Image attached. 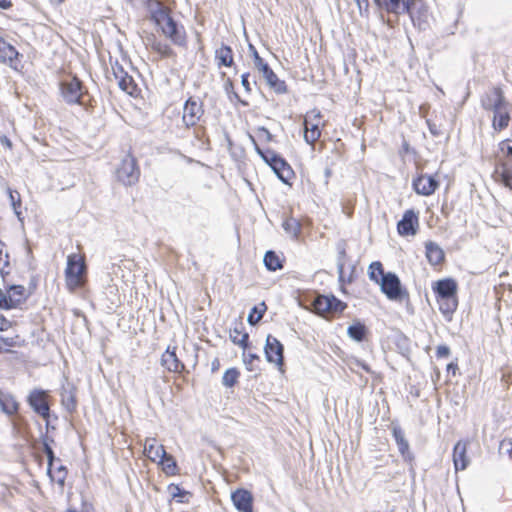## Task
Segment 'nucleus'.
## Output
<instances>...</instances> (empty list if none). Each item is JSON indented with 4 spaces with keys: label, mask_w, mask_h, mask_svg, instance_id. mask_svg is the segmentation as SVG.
<instances>
[{
    "label": "nucleus",
    "mask_w": 512,
    "mask_h": 512,
    "mask_svg": "<svg viewBox=\"0 0 512 512\" xmlns=\"http://www.w3.org/2000/svg\"><path fill=\"white\" fill-rule=\"evenodd\" d=\"M11 272L10 254L7 245L0 240V274L9 275Z\"/></svg>",
    "instance_id": "obj_38"
},
{
    "label": "nucleus",
    "mask_w": 512,
    "mask_h": 512,
    "mask_svg": "<svg viewBox=\"0 0 512 512\" xmlns=\"http://www.w3.org/2000/svg\"><path fill=\"white\" fill-rule=\"evenodd\" d=\"M141 170L135 155L128 151L118 165L115 176L118 182L125 186H132L138 183Z\"/></svg>",
    "instance_id": "obj_8"
},
{
    "label": "nucleus",
    "mask_w": 512,
    "mask_h": 512,
    "mask_svg": "<svg viewBox=\"0 0 512 512\" xmlns=\"http://www.w3.org/2000/svg\"><path fill=\"white\" fill-rule=\"evenodd\" d=\"M233 94H234V97H235L236 101L238 103H240L242 106H248L249 105V102L246 101V100L241 99L237 93L234 92Z\"/></svg>",
    "instance_id": "obj_61"
},
{
    "label": "nucleus",
    "mask_w": 512,
    "mask_h": 512,
    "mask_svg": "<svg viewBox=\"0 0 512 512\" xmlns=\"http://www.w3.org/2000/svg\"><path fill=\"white\" fill-rule=\"evenodd\" d=\"M24 344L25 340L19 334H14L12 336L0 335V355L11 353L15 349L24 346Z\"/></svg>",
    "instance_id": "obj_29"
},
{
    "label": "nucleus",
    "mask_w": 512,
    "mask_h": 512,
    "mask_svg": "<svg viewBox=\"0 0 512 512\" xmlns=\"http://www.w3.org/2000/svg\"><path fill=\"white\" fill-rule=\"evenodd\" d=\"M264 352L267 361L275 364L277 369L283 373L285 371L283 344L276 337L268 335L264 346Z\"/></svg>",
    "instance_id": "obj_12"
},
{
    "label": "nucleus",
    "mask_w": 512,
    "mask_h": 512,
    "mask_svg": "<svg viewBox=\"0 0 512 512\" xmlns=\"http://www.w3.org/2000/svg\"><path fill=\"white\" fill-rule=\"evenodd\" d=\"M414 191L421 196H431L439 188V181L432 175L419 174L412 181Z\"/></svg>",
    "instance_id": "obj_17"
},
{
    "label": "nucleus",
    "mask_w": 512,
    "mask_h": 512,
    "mask_svg": "<svg viewBox=\"0 0 512 512\" xmlns=\"http://www.w3.org/2000/svg\"><path fill=\"white\" fill-rule=\"evenodd\" d=\"M256 151L282 182L291 185V181L295 178V173L284 158L271 149H261L257 145Z\"/></svg>",
    "instance_id": "obj_5"
},
{
    "label": "nucleus",
    "mask_w": 512,
    "mask_h": 512,
    "mask_svg": "<svg viewBox=\"0 0 512 512\" xmlns=\"http://www.w3.org/2000/svg\"><path fill=\"white\" fill-rule=\"evenodd\" d=\"M52 397L49 391L35 388L27 396V403L31 409L40 416L46 424L50 421Z\"/></svg>",
    "instance_id": "obj_9"
},
{
    "label": "nucleus",
    "mask_w": 512,
    "mask_h": 512,
    "mask_svg": "<svg viewBox=\"0 0 512 512\" xmlns=\"http://www.w3.org/2000/svg\"><path fill=\"white\" fill-rule=\"evenodd\" d=\"M249 76H250L249 73H244L241 76V84H242V86L244 87L245 91L248 94H250L252 92V87H251V84L249 82Z\"/></svg>",
    "instance_id": "obj_52"
},
{
    "label": "nucleus",
    "mask_w": 512,
    "mask_h": 512,
    "mask_svg": "<svg viewBox=\"0 0 512 512\" xmlns=\"http://www.w3.org/2000/svg\"><path fill=\"white\" fill-rule=\"evenodd\" d=\"M225 89L226 91H232L234 89L233 81L230 78H227L225 81Z\"/></svg>",
    "instance_id": "obj_60"
},
{
    "label": "nucleus",
    "mask_w": 512,
    "mask_h": 512,
    "mask_svg": "<svg viewBox=\"0 0 512 512\" xmlns=\"http://www.w3.org/2000/svg\"><path fill=\"white\" fill-rule=\"evenodd\" d=\"M392 434L396 441V444L398 446V450H399L400 454L404 458L409 457L410 456L409 443L405 439L404 432L402 431V429L399 427H394L392 430Z\"/></svg>",
    "instance_id": "obj_37"
},
{
    "label": "nucleus",
    "mask_w": 512,
    "mask_h": 512,
    "mask_svg": "<svg viewBox=\"0 0 512 512\" xmlns=\"http://www.w3.org/2000/svg\"><path fill=\"white\" fill-rule=\"evenodd\" d=\"M410 0H375L380 9L390 14H405V9Z\"/></svg>",
    "instance_id": "obj_28"
},
{
    "label": "nucleus",
    "mask_w": 512,
    "mask_h": 512,
    "mask_svg": "<svg viewBox=\"0 0 512 512\" xmlns=\"http://www.w3.org/2000/svg\"><path fill=\"white\" fill-rule=\"evenodd\" d=\"M167 490L171 496V501L177 503L187 504L192 497V493L181 488L179 484L171 483L167 486Z\"/></svg>",
    "instance_id": "obj_33"
},
{
    "label": "nucleus",
    "mask_w": 512,
    "mask_h": 512,
    "mask_svg": "<svg viewBox=\"0 0 512 512\" xmlns=\"http://www.w3.org/2000/svg\"><path fill=\"white\" fill-rule=\"evenodd\" d=\"M0 408L8 416H14L18 414L20 404L11 392L0 389Z\"/></svg>",
    "instance_id": "obj_26"
},
{
    "label": "nucleus",
    "mask_w": 512,
    "mask_h": 512,
    "mask_svg": "<svg viewBox=\"0 0 512 512\" xmlns=\"http://www.w3.org/2000/svg\"><path fill=\"white\" fill-rule=\"evenodd\" d=\"M396 228L401 237L415 236L420 228L419 212L414 209L405 210Z\"/></svg>",
    "instance_id": "obj_14"
},
{
    "label": "nucleus",
    "mask_w": 512,
    "mask_h": 512,
    "mask_svg": "<svg viewBox=\"0 0 512 512\" xmlns=\"http://www.w3.org/2000/svg\"><path fill=\"white\" fill-rule=\"evenodd\" d=\"M501 382L507 389L509 388V386L512 384V369L508 368L502 371Z\"/></svg>",
    "instance_id": "obj_48"
},
{
    "label": "nucleus",
    "mask_w": 512,
    "mask_h": 512,
    "mask_svg": "<svg viewBox=\"0 0 512 512\" xmlns=\"http://www.w3.org/2000/svg\"><path fill=\"white\" fill-rule=\"evenodd\" d=\"M304 127V140L309 144L312 149L321 138L322 131L326 127V121L321 111L314 108L306 112L303 121Z\"/></svg>",
    "instance_id": "obj_7"
},
{
    "label": "nucleus",
    "mask_w": 512,
    "mask_h": 512,
    "mask_svg": "<svg viewBox=\"0 0 512 512\" xmlns=\"http://www.w3.org/2000/svg\"><path fill=\"white\" fill-rule=\"evenodd\" d=\"M383 265L380 261L372 262L368 267L369 279L377 284L381 281V278L385 276Z\"/></svg>",
    "instance_id": "obj_42"
},
{
    "label": "nucleus",
    "mask_w": 512,
    "mask_h": 512,
    "mask_svg": "<svg viewBox=\"0 0 512 512\" xmlns=\"http://www.w3.org/2000/svg\"><path fill=\"white\" fill-rule=\"evenodd\" d=\"M112 75L117 82L119 88L130 96H137L140 92L138 85L133 77L124 70L123 66L118 62L111 65Z\"/></svg>",
    "instance_id": "obj_13"
},
{
    "label": "nucleus",
    "mask_w": 512,
    "mask_h": 512,
    "mask_svg": "<svg viewBox=\"0 0 512 512\" xmlns=\"http://www.w3.org/2000/svg\"><path fill=\"white\" fill-rule=\"evenodd\" d=\"M450 355V348L446 345H439L436 348V357L437 358H444L448 357Z\"/></svg>",
    "instance_id": "obj_50"
},
{
    "label": "nucleus",
    "mask_w": 512,
    "mask_h": 512,
    "mask_svg": "<svg viewBox=\"0 0 512 512\" xmlns=\"http://www.w3.org/2000/svg\"><path fill=\"white\" fill-rule=\"evenodd\" d=\"M4 39L0 37V45L3 43Z\"/></svg>",
    "instance_id": "obj_64"
},
{
    "label": "nucleus",
    "mask_w": 512,
    "mask_h": 512,
    "mask_svg": "<svg viewBox=\"0 0 512 512\" xmlns=\"http://www.w3.org/2000/svg\"><path fill=\"white\" fill-rule=\"evenodd\" d=\"M61 404L70 412H73L76 410L77 397H76V389L74 387H70L68 389L64 388L62 390Z\"/></svg>",
    "instance_id": "obj_35"
},
{
    "label": "nucleus",
    "mask_w": 512,
    "mask_h": 512,
    "mask_svg": "<svg viewBox=\"0 0 512 512\" xmlns=\"http://www.w3.org/2000/svg\"><path fill=\"white\" fill-rule=\"evenodd\" d=\"M44 452L48 458V467L54 466V461H55L54 452H53L52 448L50 447V445L47 443H44Z\"/></svg>",
    "instance_id": "obj_49"
},
{
    "label": "nucleus",
    "mask_w": 512,
    "mask_h": 512,
    "mask_svg": "<svg viewBox=\"0 0 512 512\" xmlns=\"http://www.w3.org/2000/svg\"><path fill=\"white\" fill-rule=\"evenodd\" d=\"M240 375L238 368H229L223 374L222 384L227 388H232L238 383Z\"/></svg>",
    "instance_id": "obj_41"
},
{
    "label": "nucleus",
    "mask_w": 512,
    "mask_h": 512,
    "mask_svg": "<svg viewBox=\"0 0 512 512\" xmlns=\"http://www.w3.org/2000/svg\"><path fill=\"white\" fill-rule=\"evenodd\" d=\"M66 512H79V511H77L76 509L69 508V509L66 510Z\"/></svg>",
    "instance_id": "obj_63"
},
{
    "label": "nucleus",
    "mask_w": 512,
    "mask_h": 512,
    "mask_svg": "<svg viewBox=\"0 0 512 512\" xmlns=\"http://www.w3.org/2000/svg\"><path fill=\"white\" fill-rule=\"evenodd\" d=\"M367 333L368 331L366 326L359 321L350 325L347 329V334L349 337L358 342L364 341L366 339Z\"/></svg>",
    "instance_id": "obj_39"
},
{
    "label": "nucleus",
    "mask_w": 512,
    "mask_h": 512,
    "mask_svg": "<svg viewBox=\"0 0 512 512\" xmlns=\"http://www.w3.org/2000/svg\"><path fill=\"white\" fill-rule=\"evenodd\" d=\"M381 292L392 301L409 300V292L402 286L399 277L393 272H387L378 284Z\"/></svg>",
    "instance_id": "obj_10"
},
{
    "label": "nucleus",
    "mask_w": 512,
    "mask_h": 512,
    "mask_svg": "<svg viewBox=\"0 0 512 512\" xmlns=\"http://www.w3.org/2000/svg\"><path fill=\"white\" fill-rule=\"evenodd\" d=\"M431 288L439 311L450 320L459 305L457 281L453 278L439 279L432 283Z\"/></svg>",
    "instance_id": "obj_3"
},
{
    "label": "nucleus",
    "mask_w": 512,
    "mask_h": 512,
    "mask_svg": "<svg viewBox=\"0 0 512 512\" xmlns=\"http://www.w3.org/2000/svg\"><path fill=\"white\" fill-rule=\"evenodd\" d=\"M18 326V322L14 319L7 318L4 314L0 313V333L13 330Z\"/></svg>",
    "instance_id": "obj_45"
},
{
    "label": "nucleus",
    "mask_w": 512,
    "mask_h": 512,
    "mask_svg": "<svg viewBox=\"0 0 512 512\" xmlns=\"http://www.w3.org/2000/svg\"><path fill=\"white\" fill-rule=\"evenodd\" d=\"M253 62L255 68L262 73V75L266 74L268 71H270L272 68L269 66V64L259 55L257 50L253 49Z\"/></svg>",
    "instance_id": "obj_44"
},
{
    "label": "nucleus",
    "mask_w": 512,
    "mask_h": 512,
    "mask_svg": "<svg viewBox=\"0 0 512 512\" xmlns=\"http://www.w3.org/2000/svg\"><path fill=\"white\" fill-rule=\"evenodd\" d=\"M144 455L153 463H157L165 457V447L156 438H146L144 443Z\"/></svg>",
    "instance_id": "obj_25"
},
{
    "label": "nucleus",
    "mask_w": 512,
    "mask_h": 512,
    "mask_svg": "<svg viewBox=\"0 0 512 512\" xmlns=\"http://www.w3.org/2000/svg\"><path fill=\"white\" fill-rule=\"evenodd\" d=\"M156 464L161 467L162 472L168 477L180 474V469L176 459L173 455L168 454L167 452L165 453V457L161 458Z\"/></svg>",
    "instance_id": "obj_32"
},
{
    "label": "nucleus",
    "mask_w": 512,
    "mask_h": 512,
    "mask_svg": "<svg viewBox=\"0 0 512 512\" xmlns=\"http://www.w3.org/2000/svg\"><path fill=\"white\" fill-rule=\"evenodd\" d=\"M157 9L151 13V20L158 33L169 43L156 39L152 34L146 38V46L162 59L175 58L176 52L172 48L176 46L181 49L188 48L189 37L185 26L175 20L172 11L168 6L159 1H154Z\"/></svg>",
    "instance_id": "obj_1"
},
{
    "label": "nucleus",
    "mask_w": 512,
    "mask_h": 512,
    "mask_svg": "<svg viewBox=\"0 0 512 512\" xmlns=\"http://www.w3.org/2000/svg\"><path fill=\"white\" fill-rule=\"evenodd\" d=\"M501 448L506 451L509 457L512 459V438H505L501 442Z\"/></svg>",
    "instance_id": "obj_51"
},
{
    "label": "nucleus",
    "mask_w": 512,
    "mask_h": 512,
    "mask_svg": "<svg viewBox=\"0 0 512 512\" xmlns=\"http://www.w3.org/2000/svg\"><path fill=\"white\" fill-rule=\"evenodd\" d=\"M10 198H11L14 210H17L18 208L21 207V200H20V195L18 192H10Z\"/></svg>",
    "instance_id": "obj_53"
},
{
    "label": "nucleus",
    "mask_w": 512,
    "mask_h": 512,
    "mask_svg": "<svg viewBox=\"0 0 512 512\" xmlns=\"http://www.w3.org/2000/svg\"><path fill=\"white\" fill-rule=\"evenodd\" d=\"M231 500L239 512H253L254 497L245 488H238L231 494Z\"/></svg>",
    "instance_id": "obj_20"
},
{
    "label": "nucleus",
    "mask_w": 512,
    "mask_h": 512,
    "mask_svg": "<svg viewBox=\"0 0 512 512\" xmlns=\"http://www.w3.org/2000/svg\"><path fill=\"white\" fill-rule=\"evenodd\" d=\"M203 114V103L195 97H189L183 106L182 121L185 127L191 128L196 126Z\"/></svg>",
    "instance_id": "obj_15"
},
{
    "label": "nucleus",
    "mask_w": 512,
    "mask_h": 512,
    "mask_svg": "<svg viewBox=\"0 0 512 512\" xmlns=\"http://www.w3.org/2000/svg\"><path fill=\"white\" fill-rule=\"evenodd\" d=\"M427 124H428L430 132L434 136L440 135L441 132H440V130L437 128V126L434 123H432L430 120H427Z\"/></svg>",
    "instance_id": "obj_57"
},
{
    "label": "nucleus",
    "mask_w": 512,
    "mask_h": 512,
    "mask_svg": "<svg viewBox=\"0 0 512 512\" xmlns=\"http://www.w3.org/2000/svg\"><path fill=\"white\" fill-rule=\"evenodd\" d=\"M0 309L9 310L5 290L0 289Z\"/></svg>",
    "instance_id": "obj_54"
},
{
    "label": "nucleus",
    "mask_w": 512,
    "mask_h": 512,
    "mask_svg": "<svg viewBox=\"0 0 512 512\" xmlns=\"http://www.w3.org/2000/svg\"><path fill=\"white\" fill-rule=\"evenodd\" d=\"M68 471L65 466L59 465L57 467L49 466L48 475L52 482L58 484L61 488L64 487Z\"/></svg>",
    "instance_id": "obj_36"
},
{
    "label": "nucleus",
    "mask_w": 512,
    "mask_h": 512,
    "mask_svg": "<svg viewBox=\"0 0 512 512\" xmlns=\"http://www.w3.org/2000/svg\"><path fill=\"white\" fill-rule=\"evenodd\" d=\"M499 149L504 156L505 161H511L512 159V145L510 139H505L499 143Z\"/></svg>",
    "instance_id": "obj_46"
},
{
    "label": "nucleus",
    "mask_w": 512,
    "mask_h": 512,
    "mask_svg": "<svg viewBox=\"0 0 512 512\" xmlns=\"http://www.w3.org/2000/svg\"><path fill=\"white\" fill-rule=\"evenodd\" d=\"M0 143L3 147H5L9 150H11L13 147L11 140L6 135L0 136Z\"/></svg>",
    "instance_id": "obj_55"
},
{
    "label": "nucleus",
    "mask_w": 512,
    "mask_h": 512,
    "mask_svg": "<svg viewBox=\"0 0 512 512\" xmlns=\"http://www.w3.org/2000/svg\"><path fill=\"white\" fill-rule=\"evenodd\" d=\"M405 13L409 15L414 26L422 29L428 24L429 10L423 0H410Z\"/></svg>",
    "instance_id": "obj_16"
},
{
    "label": "nucleus",
    "mask_w": 512,
    "mask_h": 512,
    "mask_svg": "<svg viewBox=\"0 0 512 512\" xmlns=\"http://www.w3.org/2000/svg\"><path fill=\"white\" fill-rule=\"evenodd\" d=\"M263 77L270 89L273 90L276 94L282 95L288 92V86L286 82L280 79L273 71V69L264 74Z\"/></svg>",
    "instance_id": "obj_31"
},
{
    "label": "nucleus",
    "mask_w": 512,
    "mask_h": 512,
    "mask_svg": "<svg viewBox=\"0 0 512 512\" xmlns=\"http://www.w3.org/2000/svg\"><path fill=\"white\" fill-rule=\"evenodd\" d=\"M12 1L11 0H0V8L1 9H10L12 7Z\"/></svg>",
    "instance_id": "obj_59"
},
{
    "label": "nucleus",
    "mask_w": 512,
    "mask_h": 512,
    "mask_svg": "<svg viewBox=\"0 0 512 512\" xmlns=\"http://www.w3.org/2000/svg\"><path fill=\"white\" fill-rule=\"evenodd\" d=\"M263 261L267 270L275 272L283 268L284 258L275 251L269 250L265 253Z\"/></svg>",
    "instance_id": "obj_34"
},
{
    "label": "nucleus",
    "mask_w": 512,
    "mask_h": 512,
    "mask_svg": "<svg viewBox=\"0 0 512 512\" xmlns=\"http://www.w3.org/2000/svg\"><path fill=\"white\" fill-rule=\"evenodd\" d=\"M458 371V364L457 362H450L447 365V372L451 373L452 376H455Z\"/></svg>",
    "instance_id": "obj_56"
},
{
    "label": "nucleus",
    "mask_w": 512,
    "mask_h": 512,
    "mask_svg": "<svg viewBox=\"0 0 512 512\" xmlns=\"http://www.w3.org/2000/svg\"><path fill=\"white\" fill-rule=\"evenodd\" d=\"M230 339L235 344L246 350L250 346L249 334L245 331L243 323L236 324L230 331Z\"/></svg>",
    "instance_id": "obj_30"
},
{
    "label": "nucleus",
    "mask_w": 512,
    "mask_h": 512,
    "mask_svg": "<svg viewBox=\"0 0 512 512\" xmlns=\"http://www.w3.org/2000/svg\"><path fill=\"white\" fill-rule=\"evenodd\" d=\"M359 366L365 370L366 372L370 373L371 372V369L369 367V365H367L366 363H359Z\"/></svg>",
    "instance_id": "obj_62"
},
{
    "label": "nucleus",
    "mask_w": 512,
    "mask_h": 512,
    "mask_svg": "<svg viewBox=\"0 0 512 512\" xmlns=\"http://www.w3.org/2000/svg\"><path fill=\"white\" fill-rule=\"evenodd\" d=\"M221 367L220 360L218 358H215L211 363V370L213 373L217 372Z\"/></svg>",
    "instance_id": "obj_58"
},
{
    "label": "nucleus",
    "mask_w": 512,
    "mask_h": 512,
    "mask_svg": "<svg viewBox=\"0 0 512 512\" xmlns=\"http://www.w3.org/2000/svg\"><path fill=\"white\" fill-rule=\"evenodd\" d=\"M60 92L68 104H83L84 97L87 94L82 81L76 76L62 81L60 84Z\"/></svg>",
    "instance_id": "obj_11"
},
{
    "label": "nucleus",
    "mask_w": 512,
    "mask_h": 512,
    "mask_svg": "<svg viewBox=\"0 0 512 512\" xmlns=\"http://www.w3.org/2000/svg\"><path fill=\"white\" fill-rule=\"evenodd\" d=\"M493 178L512 191V162L499 159L495 164Z\"/></svg>",
    "instance_id": "obj_23"
},
{
    "label": "nucleus",
    "mask_w": 512,
    "mask_h": 512,
    "mask_svg": "<svg viewBox=\"0 0 512 512\" xmlns=\"http://www.w3.org/2000/svg\"><path fill=\"white\" fill-rule=\"evenodd\" d=\"M214 61L218 69H221L223 67H234L235 60L232 48L229 45L222 43L215 50Z\"/></svg>",
    "instance_id": "obj_24"
},
{
    "label": "nucleus",
    "mask_w": 512,
    "mask_h": 512,
    "mask_svg": "<svg viewBox=\"0 0 512 512\" xmlns=\"http://www.w3.org/2000/svg\"><path fill=\"white\" fill-rule=\"evenodd\" d=\"M483 109L493 112L492 128L496 132L505 130L511 121L509 104L506 101L503 90L495 86L481 99Z\"/></svg>",
    "instance_id": "obj_2"
},
{
    "label": "nucleus",
    "mask_w": 512,
    "mask_h": 512,
    "mask_svg": "<svg viewBox=\"0 0 512 512\" xmlns=\"http://www.w3.org/2000/svg\"><path fill=\"white\" fill-rule=\"evenodd\" d=\"M260 357L254 353H243V362L248 371H254V363L259 362Z\"/></svg>",
    "instance_id": "obj_47"
},
{
    "label": "nucleus",
    "mask_w": 512,
    "mask_h": 512,
    "mask_svg": "<svg viewBox=\"0 0 512 512\" xmlns=\"http://www.w3.org/2000/svg\"><path fill=\"white\" fill-rule=\"evenodd\" d=\"M176 350V346H168L161 356V364L167 371L181 374L185 370V365L177 357Z\"/></svg>",
    "instance_id": "obj_22"
},
{
    "label": "nucleus",
    "mask_w": 512,
    "mask_h": 512,
    "mask_svg": "<svg viewBox=\"0 0 512 512\" xmlns=\"http://www.w3.org/2000/svg\"><path fill=\"white\" fill-rule=\"evenodd\" d=\"M271 139H272V135L269 132V130L265 127L257 128L255 130V137L251 136V140L255 147H256V145L258 147H260L258 142H270Z\"/></svg>",
    "instance_id": "obj_43"
},
{
    "label": "nucleus",
    "mask_w": 512,
    "mask_h": 512,
    "mask_svg": "<svg viewBox=\"0 0 512 512\" xmlns=\"http://www.w3.org/2000/svg\"><path fill=\"white\" fill-rule=\"evenodd\" d=\"M311 305L312 311L326 320L341 315L347 308V304L334 295H318Z\"/></svg>",
    "instance_id": "obj_6"
},
{
    "label": "nucleus",
    "mask_w": 512,
    "mask_h": 512,
    "mask_svg": "<svg viewBox=\"0 0 512 512\" xmlns=\"http://www.w3.org/2000/svg\"><path fill=\"white\" fill-rule=\"evenodd\" d=\"M267 311V306L265 302H261L258 305L254 306L247 318V321L250 325H256L261 321L265 312Z\"/></svg>",
    "instance_id": "obj_40"
},
{
    "label": "nucleus",
    "mask_w": 512,
    "mask_h": 512,
    "mask_svg": "<svg viewBox=\"0 0 512 512\" xmlns=\"http://www.w3.org/2000/svg\"><path fill=\"white\" fill-rule=\"evenodd\" d=\"M425 257L428 263L436 270L440 271L446 261L444 250L435 242L427 241L424 244Z\"/></svg>",
    "instance_id": "obj_21"
},
{
    "label": "nucleus",
    "mask_w": 512,
    "mask_h": 512,
    "mask_svg": "<svg viewBox=\"0 0 512 512\" xmlns=\"http://www.w3.org/2000/svg\"><path fill=\"white\" fill-rule=\"evenodd\" d=\"M0 62L9 65L16 71H20L23 68L21 55L14 46L5 40L0 45Z\"/></svg>",
    "instance_id": "obj_19"
},
{
    "label": "nucleus",
    "mask_w": 512,
    "mask_h": 512,
    "mask_svg": "<svg viewBox=\"0 0 512 512\" xmlns=\"http://www.w3.org/2000/svg\"><path fill=\"white\" fill-rule=\"evenodd\" d=\"M9 310L20 308L28 299L29 292L23 285H10L5 288Z\"/></svg>",
    "instance_id": "obj_18"
},
{
    "label": "nucleus",
    "mask_w": 512,
    "mask_h": 512,
    "mask_svg": "<svg viewBox=\"0 0 512 512\" xmlns=\"http://www.w3.org/2000/svg\"><path fill=\"white\" fill-rule=\"evenodd\" d=\"M453 462L456 471L465 470L469 464L467 456V442L458 441L453 449Z\"/></svg>",
    "instance_id": "obj_27"
},
{
    "label": "nucleus",
    "mask_w": 512,
    "mask_h": 512,
    "mask_svg": "<svg viewBox=\"0 0 512 512\" xmlns=\"http://www.w3.org/2000/svg\"><path fill=\"white\" fill-rule=\"evenodd\" d=\"M64 280L65 287L70 293H76L87 286L89 281L88 266L84 253H71L67 256Z\"/></svg>",
    "instance_id": "obj_4"
}]
</instances>
